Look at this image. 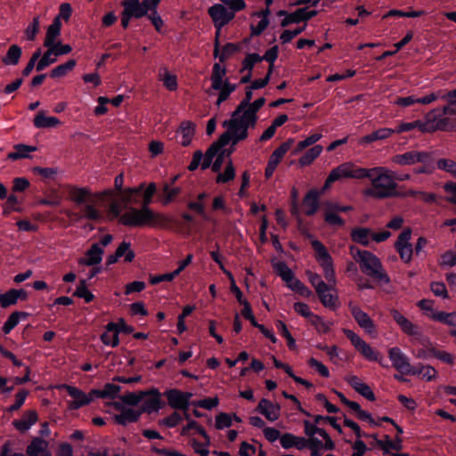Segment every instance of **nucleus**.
I'll use <instances>...</instances> for the list:
<instances>
[{
	"label": "nucleus",
	"mask_w": 456,
	"mask_h": 456,
	"mask_svg": "<svg viewBox=\"0 0 456 456\" xmlns=\"http://www.w3.org/2000/svg\"><path fill=\"white\" fill-rule=\"evenodd\" d=\"M371 234V231L369 228H354L351 232L352 240L363 246L369 245V237Z\"/></svg>",
	"instance_id": "nucleus-44"
},
{
	"label": "nucleus",
	"mask_w": 456,
	"mask_h": 456,
	"mask_svg": "<svg viewBox=\"0 0 456 456\" xmlns=\"http://www.w3.org/2000/svg\"><path fill=\"white\" fill-rule=\"evenodd\" d=\"M208 13L214 23L216 36L219 37L222 28L233 20V14L232 12H228V9L222 3L214 4L208 8Z\"/></svg>",
	"instance_id": "nucleus-9"
},
{
	"label": "nucleus",
	"mask_w": 456,
	"mask_h": 456,
	"mask_svg": "<svg viewBox=\"0 0 456 456\" xmlns=\"http://www.w3.org/2000/svg\"><path fill=\"white\" fill-rule=\"evenodd\" d=\"M450 174L456 179V161L452 159L441 158L436 159V169Z\"/></svg>",
	"instance_id": "nucleus-41"
},
{
	"label": "nucleus",
	"mask_w": 456,
	"mask_h": 456,
	"mask_svg": "<svg viewBox=\"0 0 456 456\" xmlns=\"http://www.w3.org/2000/svg\"><path fill=\"white\" fill-rule=\"evenodd\" d=\"M347 382L357 393H359L367 400L371 402L376 400V396L373 391L370 389V386L362 382L357 376H350L347 379Z\"/></svg>",
	"instance_id": "nucleus-23"
},
{
	"label": "nucleus",
	"mask_w": 456,
	"mask_h": 456,
	"mask_svg": "<svg viewBox=\"0 0 456 456\" xmlns=\"http://www.w3.org/2000/svg\"><path fill=\"white\" fill-rule=\"evenodd\" d=\"M393 320L397 323L403 332L408 336L415 338H419L422 336L420 328L412 323L409 319L403 316L398 310L393 309L391 311Z\"/></svg>",
	"instance_id": "nucleus-15"
},
{
	"label": "nucleus",
	"mask_w": 456,
	"mask_h": 456,
	"mask_svg": "<svg viewBox=\"0 0 456 456\" xmlns=\"http://www.w3.org/2000/svg\"><path fill=\"white\" fill-rule=\"evenodd\" d=\"M142 399L143 391L130 392L120 396L121 402L128 405H137Z\"/></svg>",
	"instance_id": "nucleus-60"
},
{
	"label": "nucleus",
	"mask_w": 456,
	"mask_h": 456,
	"mask_svg": "<svg viewBox=\"0 0 456 456\" xmlns=\"http://www.w3.org/2000/svg\"><path fill=\"white\" fill-rule=\"evenodd\" d=\"M192 393L182 392L178 389L173 388V409H179L183 411L185 419L190 418V405H191V398Z\"/></svg>",
	"instance_id": "nucleus-18"
},
{
	"label": "nucleus",
	"mask_w": 456,
	"mask_h": 456,
	"mask_svg": "<svg viewBox=\"0 0 456 456\" xmlns=\"http://www.w3.org/2000/svg\"><path fill=\"white\" fill-rule=\"evenodd\" d=\"M77 64L74 59H70L63 64L58 65L52 69L50 77L53 78L62 77L67 75L68 72L71 71Z\"/></svg>",
	"instance_id": "nucleus-45"
},
{
	"label": "nucleus",
	"mask_w": 456,
	"mask_h": 456,
	"mask_svg": "<svg viewBox=\"0 0 456 456\" xmlns=\"http://www.w3.org/2000/svg\"><path fill=\"white\" fill-rule=\"evenodd\" d=\"M48 442L36 437L31 443L27 446L26 453L28 456H38L40 453L45 454V452H49L47 451Z\"/></svg>",
	"instance_id": "nucleus-33"
},
{
	"label": "nucleus",
	"mask_w": 456,
	"mask_h": 456,
	"mask_svg": "<svg viewBox=\"0 0 456 456\" xmlns=\"http://www.w3.org/2000/svg\"><path fill=\"white\" fill-rule=\"evenodd\" d=\"M103 250L98 244H94L87 250L86 256L78 260L79 265H94L101 263L102 258Z\"/></svg>",
	"instance_id": "nucleus-26"
},
{
	"label": "nucleus",
	"mask_w": 456,
	"mask_h": 456,
	"mask_svg": "<svg viewBox=\"0 0 456 456\" xmlns=\"http://www.w3.org/2000/svg\"><path fill=\"white\" fill-rule=\"evenodd\" d=\"M37 413L35 410L26 411L20 419L13 420L15 428L20 432H26L37 421Z\"/></svg>",
	"instance_id": "nucleus-24"
},
{
	"label": "nucleus",
	"mask_w": 456,
	"mask_h": 456,
	"mask_svg": "<svg viewBox=\"0 0 456 456\" xmlns=\"http://www.w3.org/2000/svg\"><path fill=\"white\" fill-rule=\"evenodd\" d=\"M240 50V46L233 43H226L222 48L220 53V42L219 37H216L214 44V55L218 58L220 62H224L230 56L234 54Z\"/></svg>",
	"instance_id": "nucleus-22"
},
{
	"label": "nucleus",
	"mask_w": 456,
	"mask_h": 456,
	"mask_svg": "<svg viewBox=\"0 0 456 456\" xmlns=\"http://www.w3.org/2000/svg\"><path fill=\"white\" fill-rule=\"evenodd\" d=\"M351 254L366 275L384 284L390 282V278L383 269L380 260L373 253L351 247Z\"/></svg>",
	"instance_id": "nucleus-5"
},
{
	"label": "nucleus",
	"mask_w": 456,
	"mask_h": 456,
	"mask_svg": "<svg viewBox=\"0 0 456 456\" xmlns=\"http://www.w3.org/2000/svg\"><path fill=\"white\" fill-rule=\"evenodd\" d=\"M395 134L393 128L383 127L366 134L362 138V143H371L375 141L385 140Z\"/></svg>",
	"instance_id": "nucleus-35"
},
{
	"label": "nucleus",
	"mask_w": 456,
	"mask_h": 456,
	"mask_svg": "<svg viewBox=\"0 0 456 456\" xmlns=\"http://www.w3.org/2000/svg\"><path fill=\"white\" fill-rule=\"evenodd\" d=\"M140 415V411L131 408L123 409L120 414L115 416V420L120 425H126L127 423L136 421Z\"/></svg>",
	"instance_id": "nucleus-37"
},
{
	"label": "nucleus",
	"mask_w": 456,
	"mask_h": 456,
	"mask_svg": "<svg viewBox=\"0 0 456 456\" xmlns=\"http://www.w3.org/2000/svg\"><path fill=\"white\" fill-rule=\"evenodd\" d=\"M230 142H232V139L231 138L230 134H228L225 131L223 134H221V136L216 142H213L208 147L203 157H206L213 160V159L216 157L221 152V151L224 150L223 148L230 143Z\"/></svg>",
	"instance_id": "nucleus-25"
},
{
	"label": "nucleus",
	"mask_w": 456,
	"mask_h": 456,
	"mask_svg": "<svg viewBox=\"0 0 456 456\" xmlns=\"http://www.w3.org/2000/svg\"><path fill=\"white\" fill-rule=\"evenodd\" d=\"M323 148L322 145H314L309 150H307L298 159V163L301 167H307L311 165L315 159H317Z\"/></svg>",
	"instance_id": "nucleus-36"
},
{
	"label": "nucleus",
	"mask_w": 456,
	"mask_h": 456,
	"mask_svg": "<svg viewBox=\"0 0 456 456\" xmlns=\"http://www.w3.org/2000/svg\"><path fill=\"white\" fill-rule=\"evenodd\" d=\"M33 125L37 128H51L61 125V121L56 117L46 116L45 111H38L34 119Z\"/></svg>",
	"instance_id": "nucleus-28"
},
{
	"label": "nucleus",
	"mask_w": 456,
	"mask_h": 456,
	"mask_svg": "<svg viewBox=\"0 0 456 456\" xmlns=\"http://www.w3.org/2000/svg\"><path fill=\"white\" fill-rule=\"evenodd\" d=\"M120 392V387L111 383H107L102 390L93 389V394L99 398H115Z\"/></svg>",
	"instance_id": "nucleus-40"
},
{
	"label": "nucleus",
	"mask_w": 456,
	"mask_h": 456,
	"mask_svg": "<svg viewBox=\"0 0 456 456\" xmlns=\"http://www.w3.org/2000/svg\"><path fill=\"white\" fill-rule=\"evenodd\" d=\"M61 387L73 398V400L69 403V408L70 410H77L88 405L95 398L93 390H91L89 394H86L81 389L69 385H62Z\"/></svg>",
	"instance_id": "nucleus-13"
},
{
	"label": "nucleus",
	"mask_w": 456,
	"mask_h": 456,
	"mask_svg": "<svg viewBox=\"0 0 456 456\" xmlns=\"http://www.w3.org/2000/svg\"><path fill=\"white\" fill-rule=\"evenodd\" d=\"M349 310L357 324L364 330L366 333L372 335L377 332L376 325L367 313L353 303L349 304Z\"/></svg>",
	"instance_id": "nucleus-14"
},
{
	"label": "nucleus",
	"mask_w": 456,
	"mask_h": 456,
	"mask_svg": "<svg viewBox=\"0 0 456 456\" xmlns=\"http://www.w3.org/2000/svg\"><path fill=\"white\" fill-rule=\"evenodd\" d=\"M65 214L71 217L74 216L77 220H79L81 218H86L88 220H98L101 218L102 215L99 210H97L92 204H86L83 209L82 214H76L71 211H65Z\"/></svg>",
	"instance_id": "nucleus-32"
},
{
	"label": "nucleus",
	"mask_w": 456,
	"mask_h": 456,
	"mask_svg": "<svg viewBox=\"0 0 456 456\" xmlns=\"http://www.w3.org/2000/svg\"><path fill=\"white\" fill-rule=\"evenodd\" d=\"M232 425V418L230 414L225 412H220L216 416V429H224V428H230Z\"/></svg>",
	"instance_id": "nucleus-62"
},
{
	"label": "nucleus",
	"mask_w": 456,
	"mask_h": 456,
	"mask_svg": "<svg viewBox=\"0 0 456 456\" xmlns=\"http://www.w3.org/2000/svg\"><path fill=\"white\" fill-rule=\"evenodd\" d=\"M323 218L327 224L332 227H343L346 224L345 220L338 215L334 210L325 207Z\"/></svg>",
	"instance_id": "nucleus-43"
},
{
	"label": "nucleus",
	"mask_w": 456,
	"mask_h": 456,
	"mask_svg": "<svg viewBox=\"0 0 456 456\" xmlns=\"http://www.w3.org/2000/svg\"><path fill=\"white\" fill-rule=\"evenodd\" d=\"M61 23L59 18H54L53 23L47 28L45 37L44 40V46L50 48L57 42V38L61 35Z\"/></svg>",
	"instance_id": "nucleus-29"
},
{
	"label": "nucleus",
	"mask_w": 456,
	"mask_h": 456,
	"mask_svg": "<svg viewBox=\"0 0 456 456\" xmlns=\"http://www.w3.org/2000/svg\"><path fill=\"white\" fill-rule=\"evenodd\" d=\"M395 248L397 251V253L399 254L402 261H403L406 264L410 263L411 261L412 254H413L412 245H403V246L395 247Z\"/></svg>",
	"instance_id": "nucleus-63"
},
{
	"label": "nucleus",
	"mask_w": 456,
	"mask_h": 456,
	"mask_svg": "<svg viewBox=\"0 0 456 456\" xmlns=\"http://www.w3.org/2000/svg\"><path fill=\"white\" fill-rule=\"evenodd\" d=\"M429 353L432 354L433 357L440 360L443 362H445L449 365L454 364L455 357L452 354L446 352V351H441L437 350L435 347H429Z\"/></svg>",
	"instance_id": "nucleus-57"
},
{
	"label": "nucleus",
	"mask_w": 456,
	"mask_h": 456,
	"mask_svg": "<svg viewBox=\"0 0 456 456\" xmlns=\"http://www.w3.org/2000/svg\"><path fill=\"white\" fill-rule=\"evenodd\" d=\"M27 297L28 293L25 289H12L4 294L0 292V305L3 308H7L15 305L19 299L26 300Z\"/></svg>",
	"instance_id": "nucleus-20"
},
{
	"label": "nucleus",
	"mask_w": 456,
	"mask_h": 456,
	"mask_svg": "<svg viewBox=\"0 0 456 456\" xmlns=\"http://www.w3.org/2000/svg\"><path fill=\"white\" fill-rule=\"evenodd\" d=\"M321 138H322V134H318V133H315V134H313L307 136L305 139H304L303 141H300L297 143V147L293 150V154H295V155L298 154L305 148L314 145Z\"/></svg>",
	"instance_id": "nucleus-50"
},
{
	"label": "nucleus",
	"mask_w": 456,
	"mask_h": 456,
	"mask_svg": "<svg viewBox=\"0 0 456 456\" xmlns=\"http://www.w3.org/2000/svg\"><path fill=\"white\" fill-rule=\"evenodd\" d=\"M144 183L137 187L126 188L118 193V199L125 206L142 204L143 206Z\"/></svg>",
	"instance_id": "nucleus-16"
},
{
	"label": "nucleus",
	"mask_w": 456,
	"mask_h": 456,
	"mask_svg": "<svg viewBox=\"0 0 456 456\" xmlns=\"http://www.w3.org/2000/svg\"><path fill=\"white\" fill-rule=\"evenodd\" d=\"M73 295L79 298H83L86 303H90L94 298L93 293L87 289L86 282L85 280L80 281L78 287L77 288Z\"/></svg>",
	"instance_id": "nucleus-56"
},
{
	"label": "nucleus",
	"mask_w": 456,
	"mask_h": 456,
	"mask_svg": "<svg viewBox=\"0 0 456 456\" xmlns=\"http://www.w3.org/2000/svg\"><path fill=\"white\" fill-rule=\"evenodd\" d=\"M236 88L237 86L235 84H231L228 81L223 82L222 87L218 90L220 93L216 104L220 105L223 102L226 101L230 94L236 90Z\"/></svg>",
	"instance_id": "nucleus-54"
},
{
	"label": "nucleus",
	"mask_w": 456,
	"mask_h": 456,
	"mask_svg": "<svg viewBox=\"0 0 456 456\" xmlns=\"http://www.w3.org/2000/svg\"><path fill=\"white\" fill-rule=\"evenodd\" d=\"M57 57L53 54V50L47 48V51L43 54L42 58L37 63V70L41 71L49 65L56 62Z\"/></svg>",
	"instance_id": "nucleus-51"
},
{
	"label": "nucleus",
	"mask_w": 456,
	"mask_h": 456,
	"mask_svg": "<svg viewBox=\"0 0 456 456\" xmlns=\"http://www.w3.org/2000/svg\"><path fill=\"white\" fill-rule=\"evenodd\" d=\"M227 9L228 12H232L233 18L235 13L244 10L247 6L244 0H219Z\"/></svg>",
	"instance_id": "nucleus-58"
},
{
	"label": "nucleus",
	"mask_w": 456,
	"mask_h": 456,
	"mask_svg": "<svg viewBox=\"0 0 456 456\" xmlns=\"http://www.w3.org/2000/svg\"><path fill=\"white\" fill-rule=\"evenodd\" d=\"M440 265L442 267H452L456 265V252L447 250L441 256Z\"/></svg>",
	"instance_id": "nucleus-64"
},
{
	"label": "nucleus",
	"mask_w": 456,
	"mask_h": 456,
	"mask_svg": "<svg viewBox=\"0 0 456 456\" xmlns=\"http://www.w3.org/2000/svg\"><path fill=\"white\" fill-rule=\"evenodd\" d=\"M15 151L13 152H10L7 155V159L12 160H17L20 159L28 157V153L35 151L36 148L32 146H28L25 144H16L14 146Z\"/></svg>",
	"instance_id": "nucleus-46"
},
{
	"label": "nucleus",
	"mask_w": 456,
	"mask_h": 456,
	"mask_svg": "<svg viewBox=\"0 0 456 456\" xmlns=\"http://www.w3.org/2000/svg\"><path fill=\"white\" fill-rule=\"evenodd\" d=\"M311 246L315 252V258L323 269V274L328 282H335V270L333 260L326 247L318 240L311 242Z\"/></svg>",
	"instance_id": "nucleus-7"
},
{
	"label": "nucleus",
	"mask_w": 456,
	"mask_h": 456,
	"mask_svg": "<svg viewBox=\"0 0 456 456\" xmlns=\"http://www.w3.org/2000/svg\"><path fill=\"white\" fill-rule=\"evenodd\" d=\"M276 328H277L279 333L283 338H286L289 348L290 350L295 349L296 348V340L294 339V338L292 337V335L289 331L286 324L283 322H281V321H278L276 322Z\"/></svg>",
	"instance_id": "nucleus-52"
},
{
	"label": "nucleus",
	"mask_w": 456,
	"mask_h": 456,
	"mask_svg": "<svg viewBox=\"0 0 456 456\" xmlns=\"http://www.w3.org/2000/svg\"><path fill=\"white\" fill-rule=\"evenodd\" d=\"M368 178L371 186L363 191L366 197L384 200L402 195L399 185L393 179L392 170L385 167L364 168L355 166V179Z\"/></svg>",
	"instance_id": "nucleus-1"
},
{
	"label": "nucleus",
	"mask_w": 456,
	"mask_h": 456,
	"mask_svg": "<svg viewBox=\"0 0 456 456\" xmlns=\"http://www.w3.org/2000/svg\"><path fill=\"white\" fill-rule=\"evenodd\" d=\"M257 114L243 110L240 115L232 113V118L223 122V126L226 127V133L232 139V144L243 141L248 136V128H255L257 123Z\"/></svg>",
	"instance_id": "nucleus-4"
},
{
	"label": "nucleus",
	"mask_w": 456,
	"mask_h": 456,
	"mask_svg": "<svg viewBox=\"0 0 456 456\" xmlns=\"http://www.w3.org/2000/svg\"><path fill=\"white\" fill-rule=\"evenodd\" d=\"M70 200L77 205H81L91 201L92 192L87 187L72 186L69 191Z\"/></svg>",
	"instance_id": "nucleus-27"
},
{
	"label": "nucleus",
	"mask_w": 456,
	"mask_h": 456,
	"mask_svg": "<svg viewBox=\"0 0 456 456\" xmlns=\"http://www.w3.org/2000/svg\"><path fill=\"white\" fill-rule=\"evenodd\" d=\"M156 190V183H151L144 191L143 206L141 208H129L126 212L120 216L118 222L129 227L159 226L164 224L166 218L162 215L154 213L149 208Z\"/></svg>",
	"instance_id": "nucleus-2"
},
{
	"label": "nucleus",
	"mask_w": 456,
	"mask_h": 456,
	"mask_svg": "<svg viewBox=\"0 0 456 456\" xmlns=\"http://www.w3.org/2000/svg\"><path fill=\"white\" fill-rule=\"evenodd\" d=\"M330 290V287L327 285L326 289H317L316 293L320 298L321 303L326 306L330 307L331 309H335L337 307L336 301L338 297L330 293L329 291Z\"/></svg>",
	"instance_id": "nucleus-39"
},
{
	"label": "nucleus",
	"mask_w": 456,
	"mask_h": 456,
	"mask_svg": "<svg viewBox=\"0 0 456 456\" xmlns=\"http://www.w3.org/2000/svg\"><path fill=\"white\" fill-rule=\"evenodd\" d=\"M342 178L355 179V165L352 162H345L333 168L326 178L324 184L318 190L320 196L326 192L333 183Z\"/></svg>",
	"instance_id": "nucleus-8"
},
{
	"label": "nucleus",
	"mask_w": 456,
	"mask_h": 456,
	"mask_svg": "<svg viewBox=\"0 0 456 456\" xmlns=\"http://www.w3.org/2000/svg\"><path fill=\"white\" fill-rule=\"evenodd\" d=\"M295 140L293 138L288 139L271 154L265 170V176L266 179H270L273 176L276 167L282 160L284 155L290 150Z\"/></svg>",
	"instance_id": "nucleus-12"
},
{
	"label": "nucleus",
	"mask_w": 456,
	"mask_h": 456,
	"mask_svg": "<svg viewBox=\"0 0 456 456\" xmlns=\"http://www.w3.org/2000/svg\"><path fill=\"white\" fill-rule=\"evenodd\" d=\"M21 48L17 45H12L4 57L2 58V61L4 65H17L21 56Z\"/></svg>",
	"instance_id": "nucleus-38"
},
{
	"label": "nucleus",
	"mask_w": 456,
	"mask_h": 456,
	"mask_svg": "<svg viewBox=\"0 0 456 456\" xmlns=\"http://www.w3.org/2000/svg\"><path fill=\"white\" fill-rule=\"evenodd\" d=\"M130 246L129 242L123 241L115 251L118 257L125 256L126 262H132L134 258V253L130 249Z\"/></svg>",
	"instance_id": "nucleus-59"
},
{
	"label": "nucleus",
	"mask_w": 456,
	"mask_h": 456,
	"mask_svg": "<svg viewBox=\"0 0 456 456\" xmlns=\"http://www.w3.org/2000/svg\"><path fill=\"white\" fill-rule=\"evenodd\" d=\"M194 124L191 121H183L182 122L179 129L176 131V136H181L182 139L180 141L181 144L184 147L188 146L191 138L194 134Z\"/></svg>",
	"instance_id": "nucleus-31"
},
{
	"label": "nucleus",
	"mask_w": 456,
	"mask_h": 456,
	"mask_svg": "<svg viewBox=\"0 0 456 456\" xmlns=\"http://www.w3.org/2000/svg\"><path fill=\"white\" fill-rule=\"evenodd\" d=\"M28 314L24 312H14L12 313L4 322L2 330L4 334L11 332L12 329L19 323L20 316L26 317Z\"/></svg>",
	"instance_id": "nucleus-48"
},
{
	"label": "nucleus",
	"mask_w": 456,
	"mask_h": 456,
	"mask_svg": "<svg viewBox=\"0 0 456 456\" xmlns=\"http://www.w3.org/2000/svg\"><path fill=\"white\" fill-rule=\"evenodd\" d=\"M392 162L400 166H412L419 163V167L412 169L414 175H432L436 171V159L431 151H409L393 156Z\"/></svg>",
	"instance_id": "nucleus-3"
},
{
	"label": "nucleus",
	"mask_w": 456,
	"mask_h": 456,
	"mask_svg": "<svg viewBox=\"0 0 456 456\" xmlns=\"http://www.w3.org/2000/svg\"><path fill=\"white\" fill-rule=\"evenodd\" d=\"M306 28V24H304L302 27H298L293 30L285 29L281 35L280 36V39L282 44L289 43L294 37L300 35Z\"/></svg>",
	"instance_id": "nucleus-61"
},
{
	"label": "nucleus",
	"mask_w": 456,
	"mask_h": 456,
	"mask_svg": "<svg viewBox=\"0 0 456 456\" xmlns=\"http://www.w3.org/2000/svg\"><path fill=\"white\" fill-rule=\"evenodd\" d=\"M255 411L265 416L267 420L273 422L280 417L281 406L268 399L262 398Z\"/></svg>",
	"instance_id": "nucleus-17"
},
{
	"label": "nucleus",
	"mask_w": 456,
	"mask_h": 456,
	"mask_svg": "<svg viewBox=\"0 0 456 456\" xmlns=\"http://www.w3.org/2000/svg\"><path fill=\"white\" fill-rule=\"evenodd\" d=\"M388 357L392 362V366L401 374L415 375L416 372H419L418 370L411 369L409 358L405 354L402 352V350L399 347H391L388 350Z\"/></svg>",
	"instance_id": "nucleus-11"
},
{
	"label": "nucleus",
	"mask_w": 456,
	"mask_h": 456,
	"mask_svg": "<svg viewBox=\"0 0 456 456\" xmlns=\"http://www.w3.org/2000/svg\"><path fill=\"white\" fill-rule=\"evenodd\" d=\"M273 267L277 275L280 276L281 280L287 283V287L289 286V283L292 282L296 279L293 271L287 265L285 262H273Z\"/></svg>",
	"instance_id": "nucleus-34"
},
{
	"label": "nucleus",
	"mask_w": 456,
	"mask_h": 456,
	"mask_svg": "<svg viewBox=\"0 0 456 456\" xmlns=\"http://www.w3.org/2000/svg\"><path fill=\"white\" fill-rule=\"evenodd\" d=\"M260 61H262V58L258 53H248L242 61L240 72L245 70L252 72L255 64Z\"/></svg>",
	"instance_id": "nucleus-55"
},
{
	"label": "nucleus",
	"mask_w": 456,
	"mask_h": 456,
	"mask_svg": "<svg viewBox=\"0 0 456 456\" xmlns=\"http://www.w3.org/2000/svg\"><path fill=\"white\" fill-rule=\"evenodd\" d=\"M235 177V168L230 159L224 173H218L216 177L217 183H226L232 181Z\"/></svg>",
	"instance_id": "nucleus-49"
},
{
	"label": "nucleus",
	"mask_w": 456,
	"mask_h": 456,
	"mask_svg": "<svg viewBox=\"0 0 456 456\" xmlns=\"http://www.w3.org/2000/svg\"><path fill=\"white\" fill-rule=\"evenodd\" d=\"M320 192L314 188L307 191L303 199V205L305 207V214L308 216H314L320 208Z\"/></svg>",
	"instance_id": "nucleus-21"
},
{
	"label": "nucleus",
	"mask_w": 456,
	"mask_h": 456,
	"mask_svg": "<svg viewBox=\"0 0 456 456\" xmlns=\"http://www.w3.org/2000/svg\"><path fill=\"white\" fill-rule=\"evenodd\" d=\"M226 74V69L222 68L219 63H215L213 66L211 81L212 88L214 90H219L222 87L224 82L223 77Z\"/></svg>",
	"instance_id": "nucleus-42"
},
{
	"label": "nucleus",
	"mask_w": 456,
	"mask_h": 456,
	"mask_svg": "<svg viewBox=\"0 0 456 456\" xmlns=\"http://www.w3.org/2000/svg\"><path fill=\"white\" fill-rule=\"evenodd\" d=\"M277 16L284 17V19L281 21V26L282 28H286L292 23L298 24L300 22H305L311 20L317 14V11H308L306 7L298 8L295 12L289 13L285 10H280L277 12Z\"/></svg>",
	"instance_id": "nucleus-10"
},
{
	"label": "nucleus",
	"mask_w": 456,
	"mask_h": 456,
	"mask_svg": "<svg viewBox=\"0 0 456 456\" xmlns=\"http://www.w3.org/2000/svg\"><path fill=\"white\" fill-rule=\"evenodd\" d=\"M288 288L304 297H310L313 294L312 291L297 278L292 282L289 283Z\"/></svg>",
	"instance_id": "nucleus-53"
},
{
	"label": "nucleus",
	"mask_w": 456,
	"mask_h": 456,
	"mask_svg": "<svg viewBox=\"0 0 456 456\" xmlns=\"http://www.w3.org/2000/svg\"><path fill=\"white\" fill-rule=\"evenodd\" d=\"M141 402L142 411H157L160 408V393L157 389L143 391V399Z\"/></svg>",
	"instance_id": "nucleus-19"
},
{
	"label": "nucleus",
	"mask_w": 456,
	"mask_h": 456,
	"mask_svg": "<svg viewBox=\"0 0 456 456\" xmlns=\"http://www.w3.org/2000/svg\"><path fill=\"white\" fill-rule=\"evenodd\" d=\"M160 0H124L121 25L126 28L131 18L139 19L156 9Z\"/></svg>",
	"instance_id": "nucleus-6"
},
{
	"label": "nucleus",
	"mask_w": 456,
	"mask_h": 456,
	"mask_svg": "<svg viewBox=\"0 0 456 456\" xmlns=\"http://www.w3.org/2000/svg\"><path fill=\"white\" fill-rule=\"evenodd\" d=\"M358 352L362 354V356L364 358H366L368 361H372V362H379L381 365L382 362H381V356H380V354L374 350L369 344H367L366 342H362V345L361 346L360 349L358 350Z\"/></svg>",
	"instance_id": "nucleus-47"
},
{
	"label": "nucleus",
	"mask_w": 456,
	"mask_h": 456,
	"mask_svg": "<svg viewBox=\"0 0 456 456\" xmlns=\"http://www.w3.org/2000/svg\"><path fill=\"white\" fill-rule=\"evenodd\" d=\"M117 326L115 322H110L106 325L105 331L101 336V340L104 345L112 347H116L118 345L119 338Z\"/></svg>",
	"instance_id": "nucleus-30"
}]
</instances>
